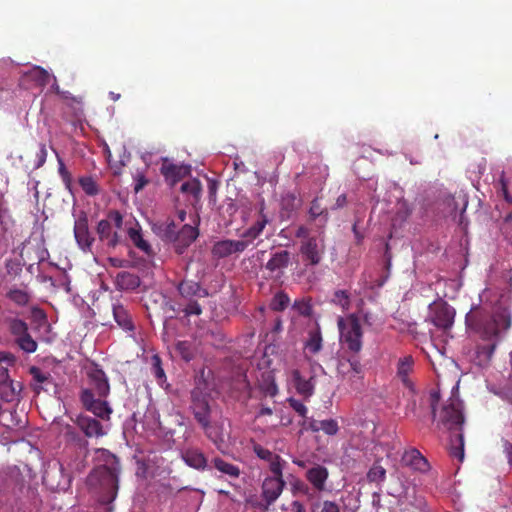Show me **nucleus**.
<instances>
[{"label":"nucleus","mask_w":512,"mask_h":512,"mask_svg":"<svg viewBox=\"0 0 512 512\" xmlns=\"http://www.w3.org/2000/svg\"><path fill=\"white\" fill-rule=\"evenodd\" d=\"M47 154H48V152H47L46 145L40 144L39 151L36 153V162L34 165L35 168H40L45 164L46 159H47Z\"/></svg>","instance_id":"6e6d98bb"},{"label":"nucleus","mask_w":512,"mask_h":512,"mask_svg":"<svg viewBox=\"0 0 512 512\" xmlns=\"http://www.w3.org/2000/svg\"><path fill=\"white\" fill-rule=\"evenodd\" d=\"M293 307L297 310V312L305 317H310L313 313V307L311 304V299H301L295 301Z\"/></svg>","instance_id":"49530a36"},{"label":"nucleus","mask_w":512,"mask_h":512,"mask_svg":"<svg viewBox=\"0 0 512 512\" xmlns=\"http://www.w3.org/2000/svg\"><path fill=\"white\" fill-rule=\"evenodd\" d=\"M286 483L283 480V471L266 477L262 484V497L267 505L274 503L281 495Z\"/></svg>","instance_id":"9b49d317"},{"label":"nucleus","mask_w":512,"mask_h":512,"mask_svg":"<svg viewBox=\"0 0 512 512\" xmlns=\"http://www.w3.org/2000/svg\"><path fill=\"white\" fill-rule=\"evenodd\" d=\"M477 325L479 330H483V337L485 339H491L492 337L498 336L501 329H508L511 326V319L509 315L501 313L494 315L483 327H481L480 323Z\"/></svg>","instance_id":"2eb2a0df"},{"label":"nucleus","mask_w":512,"mask_h":512,"mask_svg":"<svg viewBox=\"0 0 512 512\" xmlns=\"http://www.w3.org/2000/svg\"><path fill=\"white\" fill-rule=\"evenodd\" d=\"M108 422L109 418H105ZM76 423L88 437H99L107 433L108 423L102 424L98 418H76Z\"/></svg>","instance_id":"5701e85b"},{"label":"nucleus","mask_w":512,"mask_h":512,"mask_svg":"<svg viewBox=\"0 0 512 512\" xmlns=\"http://www.w3.org/2000/svg\"><path fill=\"white\" fill-rule=\"evenodd\" d=\"M327 216V212L321 207V204L319 203L318 199H314L311 202V206L309 209V217L311 221L316 220L317 217L324 214Z\"/></svg>","instance_id":"603ef678"},{"label":"nucleus","mask_w":512,"mask_h":512,"mask_svg":"<svg viewBox=\"0 0 512 512\" xmlns=\"http://www.w3.org/2000/svg\"><path fill=\"white\" fill-rule=\"evenodd\" d=\"M79 185L88 196H95L99 193V186L92 176L80 177Z\"/></svg>","instance_id":"ea45409f"},{"label":"nucleus","mask_w":512,"mask_h":512,"mask_svg":"<svg viewBox=\"0 0 512 512\" xmlns=\"http://www.w3.org/2000/svg\"><path fill=\"white\" fill-rule=\"evenodd\" d=\"M6 297L21 307L26 306L30 301V295L24 289L12 288L7 292Z\"/></svg>","instance_id":"f704fd0d"},{"label":"nucleus","mask_w":512,"mask_h":512,"mask_svg":"<svg viewBox=\"0 0 512 512\" xmlns=\"http://www.w3.org/2000/svg\"><path fill=\"white\" fill-rule=\"evenodd\" d=\"M31 313L36 321L44 322L47 319L45 311L39 307H33L31 309Z\"/></svg>","instance_id":"052dcab7"},{"label":"nucleus","mask_w":512,"mask_h":512,"mask_svg":"<svg viewBox=\"0 0 512 512\" xmlns=\"http://www.w3.org/2000/svg\"><path fill=\"white\" fill-rule=\"evenodd\" d=\"M290 299L288 295L284 292H278L274 295L272 298L270 307L274 311H283L287 308L289 305Z\"/></svg>","instance_id":"79ce46f5"},{"label":"nucleus","mask_w":512,"mask_h":512,"mask_svg":"<svg viewBox=\"0 0 512 512\" xmlns=\"http://www.w3.org/2000/svg\"><path fill=\"white\" fill-rule=\"evenodd\" d=\"M21 390L22 384L9 378L0 385V396L5 402H13L18 399Z\"/></svg>","instance_id":"c756f323"},{"label":"nucleus","mask_w":512,"mask_h":512,"mask_svg":"<svg viewBox=\"0 0 512 512\" xmlns=\"http://www.w3.org/2000/svg\"><path fill=\"white\" fill-rule=\"evenodd\" d=\"M17 361L16 356L11 352L0 351V363L4 362L9 366L15 365Z\"/></svg>","instance_id":"13d9d810"},{"label":"nucleus","mask_w":512,"mask_h":512,"mask_svg":"<svg viewBox=\"0 0 512 512\" xmlns=\"http://www.w3.org/2000/svg\"><path fill=\"white\" fill-rule=\"evenodd\" d=\"M438 429L451 432L450 455L459 461L464 459V435L462 433L464 418H434Z\"/></svg>","instance_id":"0eeeda50"},{"label":"nucleus","mask_w":512,"mask_h":512,"mask_svg":"<svg viewBox=\"0 0 512 512\" xmlns=\"http://www.w3.org/2000/svg\"><path fill=\"white\" fill-rule=\"evenodd\" d=\"M17 345L26 353H34L37 350V342L29 333L15 339Z\"/></svg>","instance_id":"a19ab883"},{"label":"nucleus","mask_w":512,"mask_h":512,"mask_svg":"<svg viewBox=\"0 0 512 512\" xmlns=\"http://www.w3.org/2000/svg\"><path fill=\"white\" fill-rule=\"evenodd\" d=\"M199 231L196 226L185 224L177 232L173 246L177 254H183L185 250L197 239Z\"/></svg>","instance_id":"6ab92c4d"},{"label":"nucleus","mask_w":512,"mask_h":512,"mask_svg":"<svg viewBox=\"0 0 512 512\" xmlns=\"http://www.w3.org/2000/svg\"><path fill=\"white\" fill-rule=\"evenodd\" d=\"M498 190L506 200V202L512 204V196L508 192V184L504 175H502L498 182Z\"/></svg>","instance_id":"5fc2aeb1"},{"label":"nucleus","mask_w":512,"mask_h":512,"mask_svg":"<svg viewBox=\"0 0 512 512\" xmlns=\"http://www.w3.org/2000/svg\"><path fill=\"white\" fill-rule=\"evenodd\" d=\"M198 420L210 440L216 445L224 442L227 432L217 421H213L214 418H198Z\"/></svg>","instance_id":"393cba45"},{"label":"nucleus","mask_w":512,"mask_h":512,"mask_svg":"<svg viewBox=\"0 0 512 512\" xmlns=\"http://www.w3.org/2000/svg\"><path fill=\"white\" fill-rule=\"evenodd\" d=\"M10 333L16 338H20L28 333L27 323L19 318H9L7 320Z\"/></svg>","instance_id":"4c0bfd02"},{"label":"nucleus","mask_w":512,"mask_h":512,"mask_svg":"<svg viewBox=\"0 0 512 512\" xmlns=\"http://www.w3.org/2000/svg\"><path fill=\"white\" fill-rule=\"evenodd\" d=\"M128 236L132 243L141 251L150 254L151 247L149 243L143 239L141 230L136 227H130L128 229Z\"/></svg>","instance_id":"72a5a7b5"},{"label":"nucleus","mask_w":512,"mask_h":512,"mask_svg":"<svg viewBox=\"0 0 512 512\" xmlns=\"http://www.w3.org/2000/svg\"><path fill=\"white\" fill-rule=\"evenodd\" d=\"M86 468V461L83 455H78L74 460L70 461L66 466L59 463L58 471L61 473L63 480L57 484V487L61 489L67 488L70 483L72 476L80 474Z\"/></svg>","instance_id":"f3484780"},{"label":"nucleus","mask_w":512,"mask_h":512,"mask_svg":"<svg viewBox=\"0 0 512 512\" xmlns=\"http://www.w3.org/2000/svg\"><path fill=\"white\" fill-rule=\"evenodd\" d=\"M403 465L414 471L425 473L430 469L427 459L415 448L406 450L402 455Z\"/></svg>","instance_id":"b1692460"},{"label":"nucleus","mask_w":512,"mask_h":512,"mask_svg":"<svg viewBox=\"0 0 512 512\" xmlns=\"http://www.w3.org/2000/svg\"><path fill=\"white\" fill-rule=\"evenodd\" d=\"M177 290L184 303V315L186 317L199 316L202 313V306L198 300L209 295L207 289L202 287L199 282L185 277L177 284Z\"/></svg>","instance_id":"39448f33"},{"label":"nucleus","mask_w":512,"mask_h":512,"mask_svg":"<svg viewBox=\"0 0 512 512\" xmlns=\"http://www.w3.org/2000/svg\"><path fill=\"white\" fill-rule=\"evenodd\" d=\"M160 171L164 176L165 181L171 186H174L176 183L190 174V166L184 164H174L165 158L163 159Z\"/></svg>","instance_id":"dca6fc26"},{"label":"nucleus","mask_w":512,"mask_h":512,"mask_svg":"<svg viewBox=\"0 0 512 512\" xmlns=\"http://www.w3.org/2000/svg\"><path fill=\"white\" fill-rule=\"evenodd\" d=\"M135 181L136 182H135L134 190L136 193L139 192L140 190H142L148 183V180L142 174L137 175Z\"/></svg>","instance_id":"e2e57ef3"},{"label":"nucleus","mask_w":512,"mask_h":512,"mask_svg":"<svg viewBox=\"0 0 512 512\" xmlns=\"http://www.w3.org/2000/svg\"><path fill=\"white\" fill-rule=\"evenodd\" d=\"M177 351L180 353L182 358L186 361H190L193 358V354L190 351L189 344L185 341H180L176 345Z\"/></svg>","instance_id":"864d4df0"},{"label":"nucleus","mask_w":512,"mask_h":512,"mask_svg":"<svg viewBox=\"0 0 512 512\" xmlns=\"http://www.w3.org/2000/svg\"><path fill=\"white\" fill-rule=\"evenodd\" d=\"M213 464L219 472L228 475L229 477L237 478L240 475V469L237 466L230 464L221 458H215Z\"/></svg>","instance_id":"c9c22d12"},{"label":"nucleus","mask_w":512,"mask_h":512,"mask_svg":"<svg viewBox=\"0 0 512 512\" xmlns=\"http://www.w3.org/2000/svg\"><path fill=\"white\" fill-rule=\"evenodd\" d=\"M181 191L183 193L191 194L196 199H198L201 194V184H200L199 180L192 179V180L187 181L181 185Z\"/></svg>","instance_id":"c03bdc74"},{"label":"nucleus","mask_w":512,"mask_h":512,"mask_svg":"<svg viewBox=\"0 0 512 512\" xmlns=\"http://www.w3.org/2000/svg\"><path fill=\"white\" fill-rule=\"evenodd\" d=\"M331 303L347 311L351 306V295L347 290H336L333 293Z\"/></svg>","instance_id":"e433bc0d"},{"label":"nucleus","mask_w":512,"mask_h":512,"mask_svg":"<svg viewBox=\"0 0 512 512\" xmlns=\"http://www.w3.org/2000/svg\"><path fill=\"white\" fill-rule=\"evenodd\" d=\"M337 325L340 334V342L350 352L357 354L362 349L363 331L360 317L357 313H351L346 317L339 316Z\"/></svg>","instance_id":"20e7f679"},{"label":"nucleus","mask_w":512,"mask_h":512,"mask_svg":"<svg viewBox=\"0 0 512 512\" xmlns=\"http://www.w3.org/2000/svg\"><path fill=\"white\" fill-rule=\"evenodd\" d=\"M432 416H464L463 402L459 398V386L456 383L449 394L447 400H442V393L440 385L430 390L426 398Z\"/></svg>","instance_id":"7ed1b4c3"},{"label":"nucleus","mask_w":512,"mask_h":512,"mask_svg":"<svg viewBox=\"0 0 512 512\" xmlns=\"http://www.w3.org/2000/svg\"><path fill=\"white\" fill-rule=\"evenodd\" d=\"M291 379L297 393L304 399L310 398L314 393L315 376L310 375L308 378L304 377L298 369L291 372Z\"/></svg>","instance_id":"aec40b11"},{"label":"nucleus","mask_w":512,"mask_h":512,"mask_svg":"<svg viewBox=\"0 0 512 512\" xmlns=\"http://www.w3.org/2000/svg\"><path fill=\"white\" fill-rule=\"evenodd\" d=\"M295 200H296L295 195L292 194V193H288L283 198V205L286 206V207H291V209H293L294 208L293 203L295 202Z\"/></svg>","instance_id":"69168bd1"},{"label":"nucleus","mask_w":512,"mask_h":512,"mask_svg":"<svg viewBox=\"0 0 512 512\" xmlns=\"http://www.w3.org/2000/svg\"><path fill=\"white\" fill-rule=\"evenodd\" d=\"M338 371L344 377H348L349 379H360L363 374V366L356 357H351L346 362H341L339 364Z\"/></svg>","instance_id":"bb28decb"},{"label":"nucleus","mask_w":512,"mask_h":512,"mask_svg":"<svg viewBox=\"0 0 512 512\" xmlns=\"http://www.w3.org/2000/svg\"><path fill=\"white\" fill-rule=\"evenodd\" d=\"M305 477L316 491L323 492L327 490L326 483L329 478V471L325 466L315 464L306 471Z\"/></svg>","instance_id":"412c9836"},{"label":"nucleus","mask_w":512,"mask_h":512,"mask_svg":"<svg viewBox=\"0 0 512 512\" xmlns=\"http://www.w3.org/2000/svg\"><path fill=\"white\" fill-rule=\"evenodd\" d=\"M10 428L7 424L0 423V440L9 439Z\"/></svg>","instance_id":"338daca9"},{"label":"nucleus","mask_w":512,"mask_h":512,"mask_svg":"<svg viewBox=\"0 0 512 512\" xmlns=\"http://www.w3.org/2000/svg\"><path fill=\"white\" fill-rule=\"evenodd\" d=\"M74 237L83 252H92L95 238L91 235L88 226V217L85 212H81L74 223Z\"/></svg>","instance_id":"1a4fd4ad"},{"label":"nucleus","mask_w":512,"mask_h":512,"mask_svg":"<svg viewBox=\"0 0 512 512\" xmlns=\"http://www.w3.org/2000/svg\"><path fill=\"white\" fill-rule=\"evenodd\" d=\"M386 478V470L380 465H373L367 473L370 482H383Z\"/></svg>","instance_id":"a18cd8bd"},{"label":"nucleus","mask_w":512,"mask_h":512,"mask_svg":"<svg viewBox=\"0 0 512 512\" xmlns=\"http://www.w3.org/2000/svg\"><path fill=\"white\" fill-rule=\"evenodd\" d=\"M295 236L302 240L310 239L312 237L310 236V229L304 225H301L297 228Z\"/></svg>","instance_id":"680f3d73"},{"label":"nucleus","mask_w":512,"mask_h":512,"mask_svg":"<svg viewBox=\"0 0 512 512\" xmlns=\"http://www.w3.org/2000/svg\"><path fill=\"white\" fill-rule=\"evenodd\" d=\"M290 256V252L287 250H279L272 253L270 259L265 264L268 277L276 280L280 279L290 263Z\"/></svg>","instance_id":"ddd939ff"},{"label":"nucleus","mask_w":512,"mask_h":512,"mask_svg":"<svg viewBox=\"0 0 512 512\" xmlns=\"http://www.w3.org/2000/svg\"><path fill=\"white\" fill-rule=\"evenodd\" d=\"M455 310L446 302L435 303L430 308L431 322L440 329L451 328L454 322Z\"/></svg>","instance_id":"9d476101"},{"label":"nucleus","mask_w":512,"mask_h":512,"mask_svg":"<svg viewBox=\"0 0 512 512\" xmlns=\"http://www.w3.org/2000/svg\"><path fill=\"white\" fill-rule=\"evenodd\" d=\"M140 285V278L131 272L122 271L115 277V286L119 290H135Z\"/></svg>","instance_id":"c85d7f7f"},{"label":"nucleus","mask_w":512,"mask_h":512,"mask_svg":"<svg viewBox=\"0 0 512 512\" xmlns=\"http://www.w3.org/2000/svg\"><path fill=\"white\" fill-rule=\"evenodd\" d=\"M57 161H58V173L65 185L66 188L70 189L72 184V176L71 173L67 170L62 158L56 153Z\"/></svg>","instance_id":"de8ad7c7"},{"label":"nucleus","mask_w":512,"mask_h":512,"mask_svg":"<svg viewBox=\"0 0 512 512\" xmlns=\"http://www.w3.org/2000/svg\"><path fill=\"white\" fill-rule=\"evenodd\" d=\"M178 231L179 230H177L176 224L173 221H171V222L166 223L161 228V236L164 240L173 242Z\"/></svg>","instance_id":"09e8293b"},{"label":"nucleus","mask_w":512,"mask_h":512,"mask_svg":"<svg viewBox=\"0 0 512 512\" xmlns=\"http://www.w3.org/2000/svg\"><path fill=\"white\" fill-rule=\"evenodd\" d=\"M311 428L314 431L322 430L328 435H334L338 431V424L332 418L323 420L314 419L311 423Z\"/></svg>","instance_id":"473e14b6"},{"label":"nucleus","mask_w":512,"mask_h":512,"mask_svg":"<svg viewBox=\"0 0 512 512\" xmlns=\"http://www.w3.org/2000/svg\"><path fill=\"white\" fill-rule=\"evenodd\" d=\"M152 371L158 380L165 378V372L162 368V361L159 355L155 354L152 356Z\"/></svg>","instance_id":"3c124183"},{"label":"nucleus","mask_w":512,"mask_h":512,"mask_svg":"<svg viewBox=\"0 0 512 512\" xmlns=\"http://www.w3.org/2000/svg\"><path fill=\"white\" fill-rule=\"evenodd\" d=\"M248 246L249 241L225 239L214 243L211 253L214 258L223 259L243 252Z\"/></svg>","instance_id":"f8f14e48"},{"label":"nucleus","mask_w":512,"mask_h":512,"mask_svg":"<svg viewBox=\"0 0 512 512\" xmlns=\"http://www.w3.org/2000/svg\"><path fill=\"white\" fill-rule=\"evenodd\" d=\"M504 452L507 455L509 464L512 465V444L508 441L504 442Z\"/></svg>","instance_id":"774afa93"},{"label":"nucleus","mask_w":512,"mask_h":512,"mask_svg":"<svg viewBox=\"0 0 512 512\" xmlns=\"http://www.w3.org/2000/svg\"><path fill=\"white\" fill-rule=\"evenodd\" d=\"M182 460L191 468L204 470L207 467V459L197 448H185L180 452Z\"/></svg>","instance_id":"a878e982"},{"label":"nucleus","mask_w":512,"mask_h":512,"mask_svg":"<svg viewBox=\"0 0 512 512\" xmlns=\"http://www.w3.org/2000/svg\"><path fill=\"white\" fill-rule=\"evenodd\" d=\"M346 204H347V196H346V194H341L337 197L333 209L343 208Z\"/></svg>","instance_id":"0e129e2a"},{"label":"nucleus","mask_w":512,"mask_h":512,"mask_svg":"<svg viewBox=\"0 0 512 512\" xmlns=\"http://www.w3.org/2000/svg\"><path fill=\"white\" fill-rule=\"evenodd\" d=\"M267 224V219L262 217L258 220L254 225H252L249 229H247L242 237V240L249 241V245L252 243L254 239H256L263 231Z\"/></svg>","instance_id":"58836bf2"},{"label":"nucleus","mask_w":512,"mask_h":512,"mask_svg":"<svg viewBox=\"0 0 512 512\" xmlns=\"http://www.w3.org/2000/svg\"><path fill=\"white\" fill-rule=\"evenodd\" d=\"M113 316L117 324L126 331H132L134 325L128 311L120 303L113 304Z\"/></svg>","instance_id":"7c9ffc66"},{"label":"nucleus","mask_w":512,"mask_h":512,"mask_svg":"<svg viewBox=\"0 0 512 512\" xmlns=\"http://www.w3.org/2000/svg\"><path fill=\"white\" fill-rule=\"evenodd\" d=\"M95 453L99 463L88 475L86 484L101 503L108 505L117 495L119 464L106 449H97Z\"/></svg>","instance_id":"f257e3e1"},{"label":"nucleus","mask_w":512,"mask_h":512,"mask_svg":"<svg viewBox=\"0 0 512 512\" xmlns=\"http://www.w3.org/2000/svg\"><path fill=\"white\" fill-rule=\"evenodd\" d=\"M253 451L259 459L265 461L269 465L272 474H279L283 471L284 461L279 455L258 443H253Z\"/></svg>","instance_id":"4be33fe9"},{"label":"nucleus","mask_w":512,"mask_h":512,"mask_svg":"<svg viewBox=\"0 0 512 512\" xmlns=\"http://www.w3.org/2000/svg\"><path fill=\"white\" fill-rule=\"evenodd\" d=\"M321 512H340V507L334 501L325 500L322 503Z\"/></svg>","instance_id":"bf43d9fd"},{"label":"nucleus","mask_w":512,"mask_h":512,"mask_svg":"<svg viewBox=\"0 0 512 512\" xmlns=\"http://www.w3.org/2000/svg\"><path fill=\"white\" fill-rule=\"evenodd\" d=\"M322 349V336L319 329L309 331L308 339L305 343V350L311 354H316Z\"/></svg>","instance_id":"2f4dec72"},{"label":"nucleus","mask_w":512,"mask_h":512,"mask_svg":"<svg viewBox=\"0 0 512 512\" xmlns=\"http://www.w3.org/2000/svg\"><path fill=\"white\" fill-rule=\"evenodd\" d=\"M31 74L39 85L45 86L49 83L50 75L44 68L37 66L32 70Z\"/></svg>","instance_id":"8fccbe9b"},{"label":"nucleus","mask_w":512,"mask_h":512,"mask_svg":"<svg viewBox=\"0 0 512 512\" xmlns=\"http://www.w3.org/2000/svg\"><path fill=\"white\" fill-rule=\"evenodd\" d=\"M192 409L194 416H208L216 413L214 409V401L208 394L202 392L200 387H196L192 391Z\"/></svg>","instance_id":"a211bd4d"},{"label":"nucleus","mask_w":512,"mask_h":512,"mask_svg":"<svg viewBox=\"0 0 512 512\" xmlns=\"http://www.w3.org/2000/svg\"><path fill=\"white\" fill-rule=\"evenodd\" d=\"M413 365L414 360L410 355L400 358L397 365V376L403 385L410 390L413 389V382L409 378V373L413 370Z\"/></svg>","instance_id":"cd10ccee"},{"label":"nucleus","mask_w":512,"mask_h":512,"mask_svg":"<svg viewBox=\"0 0 512 512\" xmlns=\"http://www.w3.org/2000/svg\"><path fill=\"white\" fill-rule=\"evenodd\" d=\"M299 251L307 266H317L325 253L324 240L318 237L302 240Z\"/></svg>","instance_id":"6e6552de"},{"label":"nucleus","mask_w":512,"mask_h":512,"mask_svg":"<svg viewBox=\"0 0 512 512\" xmlns=\"http://www.w3.org/2000/svg\"><path fill=\"white\" fill-rule=\"evenodd\" d=\"M163 298L162 309L164 313L169 314V318H174L180 312H183L184 303H180L178 306L174 304L167 297L161 295Z\"/></svg>","instance_id":"37998d69"},{"label":"nucleus","mask_w":512,"mask_h":512,"mask_svg":"<svg viewBox=\"0 0 512 512\" xmlns=\"http://www.w3.org/2000/svg\"><path fill=\"white\" fill-rule=\"evenodd\" d=\"M29 374L31 376L30 386L36 394H40L41 391L48 392L51 389H55L56 384L49 371H45L37 366H31Z\"/></svg>","instance_id":"4468645a"},{"label":"nucleus","mask_w":512,"mask_h":512,"mask_svg":"<svg viewBox=\"0 0 512 512\" xmlns=\"http://www.w3.org/2000/svg\"><path fill=\"white\" fill-rule=\"evenodd\" d=\"M123 215L118 210L107 212L96 226L99 241L108 248H115L122 241Z\"/></svg>","instance_id":"423d86ee"},{"label":"nucleus","mask_w":512,"mask_h":512,"mask_svg":"<svg viewBox=\"0 0 512 512\" xmlns=\"http://www.w3.org/2000/svg\"><path fill=\"white\" fill-rule=\"evenodd\" d=\"M88 387L81 391L84 408L94 416H109L112 413L106 398L110 394V384L106 373L93 364L87 371Z\"/></svg>","instance_id":"f03ea898"},{"label":"nucleus","mask_w":512,"mask_h":512,"mask_svg":"<svg viewBox=\"0 0 512 512\" xmlns=\"http://www.w3.org/2000/svg\"><path fill=\"white\" fill-rule=\"evenodd\" d=\"M289 405L294 409L295 412H297L300 416H305L307 413V409L305 405L294 398L288 399Z\"/></svg>","instance_id":"4d7b16f0"}]
</instances>
